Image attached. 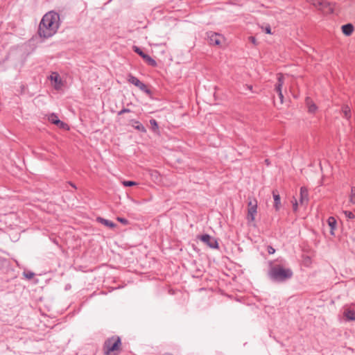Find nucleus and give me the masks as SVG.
<instances>
[{
	"mask_svg": "<svg viewBox=\"0 0 355 355\" xmlns=\"http://www.w3.org/2000/svg\"><path fill=\"white\" fill-rule=\"evenodd\" d=\"M293 210H294V211H297V203L296 200H295V202L293 203Z\"/></svg>",
	"mask_w": 355,
	"mask_h": 355,
	"instance_id": "72a5a7b5",
	"label": "nucleus"
},
{
	"mask_svg": "<svg viewBox=\"0 0 355 355\" xmlns=\"http://www.w3.org/2000/svg\"><path fill=\"white\" fill-rule=\"evenodd\" d=\"M248 40H249V41H250V42H252L254 45H255V46H256V45H257V40H256V38H255L254 37H253V36H250V37H249Z\"/></svg>",
	"mask_w": 355,
	"mask_h": 355,
	"instance_id": "c756f323",
	"label": "nucleus"
},
{
	"mask_svg": "<svg viewBox=\"0 0 355 355\" xmlns=\"http://www.w3.org/2000/svg\"><path fill=\"white\" fill-rule=\"evenodd\" d=\"M121 350V341L119 336H112L107 339L103 345L105 355H116Z\"/></svg>",
	"mask_w": 355,
	"mask_h": 355,
	"instance_id": "f03ea898",
	"label": "nucleus"
},
{
	"mask_svg": "<svg viewBox=\"0 0 355 355\" xmlns=\"http://www.w3.org/2000/svg\"><path fill=\"white\" fill-rule=\"evenodd\" d=\"M341 113L347 120L351 118V109L347 105H343L341 107Z\"/></svg>",
	"mask_w": 355,
	"mask_h": 355,
	"instance_id": "dca6fc26",
	"label": "nucleus"
},
{
	"mask_svg": "<svg viewBox=\"0 0 355 355\" xmlns=\"http://www.w3.org/2000/svg\"><path fill=\"white\" fill-rule=\"evenodd\" d=\"M281 103L282 104L284 103V95L282 94V92L280 93H278Z\"/></svg>",
	"mask_w": 355,
	"mask_h": 355,
	"instance_id": "2f4dec72",
	"label": "nucleus"
},
{
	"mask_svg": "<svg viewBox=\"0 0 355 355\" xmlns=\"http://www.w3.org/2000/svg\"><path fill=\"white\" fill-rule=\"evenodd\" d=\"M199 239L205 243H206L211 248H218V243L216 239L211 237L209 234H204L199 236Z\"/></svg>",
	"mask_w": 355,
	"mask_h": 355,
	"instance_id": "6e6552de",
	"label": "nucleus"
},
{
	"mask_svg": "<svg viewBox=\"0 0 355 355\" xmlns=\"http://www.w3.org/2000/svg\"><path fill=\"white\" fill-rule=\"evenodd\" d=\"M275 252V250L272 246L268 247V252L269 254H274Z\"/></svg>",
	"mask_w": 355,
	"mask_h": 355,
	"instance_id": "7c9ffc66",
	"label": "nucleus"
},
{
	"mask_svg": "<svg viewBox=\"0 0 355 355\" xmlns=\"http://www.w3.org/2000/svg\"><path fill=\"white\" fill-rule=\"evenodd\" d=\"M121 183L124 187H132L138 185V183L134 181L123 180Z\"/></svg>",
	"mask_w": 355,
	"mask_h": 355,
	"instance_id": "a878e982",
	"label": "nucleus"
},
{
	"mask_svg": "<svg viewBox=\"0 0 355 355\" xmlns=\"http://www.w3.org/2000/svg\"><path fill=\"white\" fill-rule=\"evenodd\" d=\"M126 112H128V110H123L121 111V112H120V113Z\"/></svg>",
	"mask_w": 355,
	"mask_h": 355,
	"instance_id": "f704fd0d",
	"label": "nucleus"
},
{
	"mask_svg": "<svg viewBox=\"0 0 355 355\" xmlns=\"http://www.w3.org/2000/svg\"><path fill=\"white\" fill-rule=\"evenodd\" d=\"M128 81L139 88L141 91L146 92L147 93L149 92L148 89H147V87L145 84L141 83L137 78L132 76V74H129L127 78Z\"/></svg>",
	"mask_w": 355,
	"mask_h": 355,
	"instance_id": "1a4fd4ad",
	"label": "nucleus"
},
{
	"mask_svg": "<svg viewBox=\"0 0 355 355\" xmlns=\"http://www.w3.org/2000/svg\"><path fill=\"white\" fill-rule=\"evenodd\" d=\"M306 102L308 106L309 112L310 113H315L318 110L316 105L309 98H306Z\"/></svg>",
	"mask_w": 355,
	"mask_h": 355,
	"instance_id": "a211bd4d",
	"label": "nucleus"
},
{
	"mask_svg": "<svg viewBox=\"0 0 355 355\" xmlns=\"http://www.w3.org/2000/svg\"><path fill=\"white\" fill-rule=\"evenodd\" d=\"M55 125L61 129H64L66 130H69V126L67 123H64L63 121H62L60 120H59L58 122L57 123H55Z\"/></svg>",
	"mask_w": 355,
	"mask_h": 355,
	"instance_id": "b1692460",
	"label": "nucleus"
},
{
	"mask_svg": "<svg viewBox=\"0 0 355 355\" xmlns=\"http://www.w3.org/2000/svg\"><path fill=\"white\" fill-rule=\"evenodd\" d=\"M335 8V4L331 2H328L325 0H322L321 5L319 6L318 10L322 11L323 13L328 15L334 12Z\"/></svg>",
	"mask_w": 355,
	"mask_h": 355,
	"instance_id": "0eeeda50",
	"label": "nucleus"
},
{
	"mask_svg": "<svg viewBox=\"0 0 355 355\" xmlns=\"http://www.w3.org/2000/svg\"><path fill=\"white\" fill-rule=\"evenodd\" d=\"M52 86L57 90L61 89L63 86V82L60 75L56 72H53L49 76Z\"/></svg>",
	"mask_w": 355,
	"mask_h": 355,
	"instance_id": "423d86ee",
	"label": "nucleus"
},
{
	"mask_svg": "<svg viewBox=\"0 0 355 355\" xmlns=\"http://www.w3.org/2000/svg\"><path fill=\"white\" fill-rule=\"evenodd\" d=\"M273 198H274V207L277 211H278L280 209L281 207V201H280V196L279 194L275 193L273 192Z\"/></svg>",
	"mask_w": 355,
	"mask_h": 355,
	"instance_id": "412c9836",
	"label": "nucleus"
},
{
	"mask_svg": "<svg viewBox=\"0 0 355 355\" xmlns=\"http://www.w3.org/2000/svg\"><path fill=\"white\" fill-rule=\"evenodd\" d=\"M284 85V76L282 73L277 74V83L275 85V91L277 93L282 92V86Z\"/></svg>",
	"mask_w": 355,
	"mask_h": 355,
	"instance_id": "4468645a",
	"label": "nucleus"
},
{
	"mask_svg": "<svg viewBox=\"0 0 355 355\" xmlns=\"http://www.w3.org/2000/svg\"><path fill=\"white\" fill-rule=\"evenodd\" d=\"M343 33L346 36H349L354 32V26L352 24H347L341 27Z\"/></svg>",
	"mask_w": 355,
	"mask_h": 355,
	"instance_id": "ddd939ff",
	"label": "nucleus"
},
{
	"mask_svg": "<svg viewBox=\"0 0 355 355\" xmlns=\"http://www.w3.org/2000/svg\"><path fill=\"white\" fill-rule=\"evenodd\" d=\"M308 3L313 5L314 7H315L317 9L318 8L319 6L321 5L322 0H306Z\"/></svg>",
	"mask_w": 355,
	"mask_h": 355,
	"instance_id": "393cba45",
	"label": "nucleus"
},
{
	"mask_svg": "<svg viewBox=\"0 0 355 355\" xmlns=\"http://www.w3.org/2000/svg\"><path fill=\"white\" fill-rule=\"evenodd\" d=\"M24 276L26 277V278L28 279H32L33 277H34V273L33 272H24Z\"/></svg>",
	"mask_w": 355,
	"mask_h": 355,
	"instance_id": "c85d7f7f",
	"label": "nucleus"
},
{
	"mask_svg": "<svg viewBox=\"0 0 355 355\" xmlns=\"http://www.w3.org/2000/svg\"><path fill=\"white\" fill-rule=\"evenodd\" d=\"M355 205V187H352L350 192L348 195L347 206L351 207Z\"/></svg>",
	"mask_w": 355,
	"mask_h": 355,
	"instance_id": "2eb2a0df",
	"label": "nucleus"
},
{
	"mask_svg": "<svg viewBox=\"0 0 355 355\" xmlns=\"http://www.w3.org/2000/svg\"><path fill=\"white\" fill-rule=\"evenodd\" d=\"M343 315L347 321H355V310L352 306H345Z\"/></svg>",
	"mask_w": 355,
	"mask_h": 355,
	"instance_id": "9b49d317",
	"label": "nucleus"
},
{
	"mask_svg": "<svg viewBox=\"0 0 355 355\" xmlns=\"http://www.w3.org/2000/svg\"><path fill=\"white\" fill-rule=\"evenodd\" d=\"M47 119H48V121L49 122H51V123L55 124V125L60 120L58 119V116L56 114H53V113L47 115Z\"/></svg>",
	"mask_w": 355,
	"mask_h": 355,
	"instance_id": "4be33fe9",
	"label": "nucleus"
},
{
	"mask_svg": "<svg viewBox=\"0 0 355 355\" xmlns=\"http://www.w3.org/2000/svg\"><path fill=\"white\" fill-rule=\"evenodd\" d=\"M345 216L349 219H354L355 218L354 214L349 211H343Z\"/></svg>",
	"mask_w": 355,
	"mask_h": 355,
	"instance_id": "bb28decb",
	"label": "nucleus"
},
{
	"mask_svg": "<svg viewBox=\"0 0 355 355\" xmlns=\"http://www.w3.org/2000/svg\"><path fill=\"white\" fill-rule=\"evenodd\" d=\"M309 194H308V190L306 188L302 187L300 189V202L302 205L305 204L308 202L309 199Z\"/></svg>",
	"mask_w": 355,
	"mask_h": 355,
	"instance_id": "f8f14e48",
	"label": "nucleus"
},
{
	"mask_svg": "<svg viewBox=\"0 0 355 355\" xmlns=\"http://www.w3.org/2000/svg\"><path fill=\"white\" fill-rule=\"evenodd\" d=\"M270 275L275 280L282 282L291 278L293 275V272L289 268L278 265L270 269Z\"/></svg>",
	"mask_w": 355,
	"mask_h": 355,
	"instance_id": "7ed1b4c3",
	"label": "nucleus"
},
{
	"mask_svg": "<svg viewBox=\"0 0 355 355\" xmlns=\"http://www.w3.org/2000/svg\"><path fill=\"white\" fill-rule=\"evenodd\" d=\"M59 24V15L55 12H47L43 16L39 24V35L44 38H48L53 36L58 31Z\"/></svg>",
	"mask_w": 355,
	"mask_h": 355,
	"instance_id": "f257e3e1",
	"label": "nucleus"
},
{
	"mask_svg": "<svg viewBox=\"0 0 355 355\" xmlns=\"http://www.w3.org/2000/svg\"><path fill=\"white\" fill-rule=\"evenodd\" d=\"M131 123H132V125L137 130L141 131L142 132H146V129L139 121L132 120V121H131Z\"/></svg>",
	"mask_w": 355,
	"mask_h": 355,
	"instance_id": "aec40b11",
	"label": "nucleus"
},
{
	"mask_svg": "<svg viewBox=\"0 0 355 355\" xmlns=\"http://www.w3.org/2000/svg\"><path fill=\"white\" fill-rule=\"evenodd\" d=\"M134 51L138 53L142 58L146 61V62L153 67L156 66L157 63L154 59H153L148 55L144 53L139 47L134 46Z\"/></svg>",
	"mask_w": 355,
	"mask_h": 355,
	"instance_id": "9d476101",
	"label": "nucleus"
},
{
	"mask_svg": "<svg viewBox=\"0 0 355 355\" xmlns=\"http://www.w3.org/2000/svg\"><path fill=\"white\" fill-rule=\"evenodd\" d=\"M327 223L329 226L330 227V233L331 235L334 234V230L336 229V220L334 217H329L327 219Z\"/></svg>",
	"mask_w": 355,
	"mask_h": 355,
	"instance_id": "f3484780",
	"label": "nucleus"
},
{
	"mask_svg": "<svg viewBox=\"0 0 355 355\" xmlns=\"http://www.w3.org/2000/svg\"><path fill=\"white\" fill-rule=\"evenodd\" d=\"M116 219H117L118 221H119L120 223H123L124 225H128V221L125 218L118 217Z\"/></svg>",
	"mask_w": 355,
	"mask_h": 355,
	"instance_id": "cd10ccee",
	"label": "nucleus"
},
{
	"mask_svg": "<svg viewBox=\"0 0 355 355\" xmlns=\"http://www.w3.org/2000/svg\"><path fill=\"white\" fill-rule=\"evenodd\" d=\"M97 220L101 223V224L104 225L105 226H107L110 228H114L116 227V224H114L113 222L109 220H107V219H105V218H97Z\"/></svg>",
	"mask_w": 355,
	"mask_h": 355,
	"instance_id": "6ab92c4d",
	"label": "nucleus"
},
{
	"mask_svg": "<svg viewBox=\"0 0 355 355\" xmlns=\"http://www.w3.org/2000/svg\"><path fill=\"white\" fill-rule=\"evenodd\" d=\"M150 124L151 125L152 130L155 132H158L159 126H158L157 121L155 119H151V120H150Z\"/></svg>",
	"mask_w": 355,
	"mask_h": 355,
	"instance_id": "5701e85b",
	"label": "nucleus"
},
{
	"mask_svg": "<svg viewBox=\"0 0 355 355\" xmlns=\"http://www.w3.org/2000/svg\"><path fill=\"white\" fill-rule=\"evenodd\" d=\"M265 32L267 33V34H271V28L270 26H268L265 28Z\"/></svg>",
	"mask_w": 355,
	"mask_h": 355,
	"instance_id": "473e14b6",
	"label": "nucleus"
},
{
	"mask_svg": "<svg viewBox=\"0 0 355 355\" xmlns=\"http://www.w3.org/2000/svg\"><path fill=\"white\" fill-rule=\"evenodd\" d=\"M208 40L210 45L221 46L225 41L223 35L214 32L207 33Z\"/></svg>",
	"mask_w": 355,
	"mask_h": 355,
	"instance_id": "39448f33",
	"label": "nucleus"
},
{
	"mask_svg": "<svg viewBox=\"0 0 355 355\" xmlns=\"http://www.w3.org/2000/svg\"><path fill=\"white\" fill-rule=\"evenodd\" d=\"M248 200L246 219L248 225L255 227V217L257 214L258 202L256 198L252 197H249Z\"/></svg>",
	"mask_w": 355,
	"mask_h": 355,
	"instance_id": "20e7f679",
	"label": "nucleus"
}]
</instances>
